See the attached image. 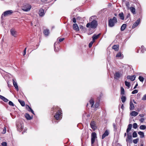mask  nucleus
I'll return each mask as SVG.
<instances>
[{
    "mask_svg": "<svg viewBox=\"0 0 146 146\" xmlns=\"http://www.w3.org/2000/svg\"><path fill=\"white\" fill-rule=\"evenodd\" d=\"M94 17L95 16H92L90 18V20L91 22L87 23L86 25L87 27L90 29H95L97 27L98 25L97 21L95 19L92 20Z\"/></svg>",
    "mask_w": 146,
    "mask_h": 146,
    "instance_id": "obj_1",
    "label": "nucleus"
},
{
    "mask_svg": "<svg viewBox=\"0 0 146 146\" xmlns=\"http://www.w3.org/2000/svg\"><path fill=\"white\" fill-rule=\"evenodd\" d=\"M53 109L56 112L54 117L56 120L61 119L62 118V111L60 108L58 107L54 106L53 108Z\"/></svg>",
    "mask_w": 146,
    "mask_h": 146,
    "instance_id": "obj_2",
    "label": "nucleus"
},
{
    "mask_svg": "<svg viewBox=\"0 0 146 146\" xmlns=\"http://www.w3.org/2000/svg\"><path fill=\"white\" fill-rule=\"evenodd\" d=\"M117 22V18L114 17L112 19L111 18L109 20L108 25L110 27H113Z\"/></svg>",
    "mask_w": 146,
    "mask_h": 146,
    "instance_id": "obj_3",
    "label": "nucleus"
},
{
    "mask_svg": "<svg viewBox=\"0 0 146 146\" xmlns=\"http://www.w3.org/2000/svg\"><path fill=\"white\" fill-rule=\"evenodd\" d=\"M17 129L19 132H21L23 128V122L21 120H19L16 123Z\"/></svg>",
    "mask_w": 146,
    "mask_h": 146,
    "instance_id": "obj_4",
    "label": "nucleus"
},
{
    "mask_svg": "<svg viewBox=\"0 0 146 146\" xmlns=\"http://www.w3.org/2000/svg\"><path fill=\"white\" fill-rule=\"evenodd\" d=\"M31 6L30 5L27 4L22 7V9L24 11L27 12L31 10Z\"/></svg>",
    "mask_w": 146,
    "mask_h": 146,
    "instance_id": "obj_5",
    "label": "nucleus"
},
{
    "mask_svg": "<svg viewBox=\"0 0 146 146\" xmlns=\"http://www.w3.org/2000/svg\"><path fill=\"white\" fill-rule=\"evenodd\" d=\"M97 138V135L96 133L95 132H93L91 134V143L92 146H93V144H94L95 139Z\"/></svg>",
    "mask_w": 146,
    "mask_h": 146,
    "instance_id": "obj_6",
    "label": "nucleus"
},
{
    "mask_svg": "<svg viewBox=\"0 0 146 146\" xmlns=\"http://www.w3.org/2000/svg\"><path fill=\"white\" fill-rule=\"evenodd\" d=\"M13 13V11L9 10L3 12L1 18H2L3 16L6 17L11 15Z\"/></svg>",
    "mask_w": 146,
    "mask_h": 146,
    "instance_id": "obj_7",
    "label": "nucleus"
},
{
    "mask_svg": "<svg viewBox=\"0 0 146 146\" xmlns=\"http://www.w3.org/2000/svg\"><path fill=\"white\" fill-rule=\"evenodd\" d=\"M132 136L131 133H127V136L126 139V141L127 142L131 143L132 142Z\"/></svg>",
    "mask_w": 146,
    "mask_h": 146,
    "instance_id": "obj_8",
    "label": "nucleus"
},
{
    "mask_svg": "<svg viewBox=\"0 0 146 146\" xmlns=\"http://www.w3.org/2000/svg\"><path fill=\"white\" fill-rule=\"evenodd\" d=\"M90 125L91 127L93 129L95 130L96 129L97 127L96 126L95 122L94 121H92L91 122Z\"/></svg>",
    "mask_w": 146,
    "mask_h": 146,
    "instance_id": "obj_9",
    "label": "nucleus"
},
{
    "mask_svg": "<svg viewBox=\"0 0 146 146\" xmlns=\"http://www.w3.org/2000/svg\"><path fill=\"white\" fill-rule=\"evenodd\" d=\"M122 74V73H119V72H116L114 75V78L115 79H118L119 78L121 75Z\"/></svg>",
    "mask_w": 146,
    "mask_h": 146,
    "instance_id": "obj_10",
    "label": "nucleus"
},
{
    "mask_svg": "<svg viewBox=\"0 0 146 146\" xmlns=\"http://www.w3.org/2000/svg\"><path fill=\"white\" fill-rule=\"evenodd\" d=\"M11 35L15 37L17 36V32L14 29H12L11 30Z\"/></svg>",
    "mask_w": 146,
    "mask_h": 146,
    "instance_id": "obj_11",
    "label": "nucleus"
},
{
    "mask_svg": "<svg viewBox=\"0 0 146 146\" xmlns=\"http://www.w3.org/2000/svg\"><path fill=\"white\" fill-rule=\"evenodd\" d=\"M73 28L74 30L76 31H78L79 30V27L76 23L73 24Z\"/></svg>",
    "mask_w": 146,
    "mask_h": 146,
    "instance_id": "obj_12",
    "label": "nucleus"
},
{
    "mask_svg": "<svg viewBox=\"0 0 146 146\" xmlns=\"http://www.w3.org/2000/svg\"><path fill=\"white\" fill-rule=\"evenodd\" d=\"M136 76L135 75H133V76H128L127 78L128 79H130L132 81L134 80L136 78Z\"/></svg>",
    "mask_w": 146,
    "mask_h": 146,
    "instance_id": "obj_13",
    "label": "nucleus"
},
{
    "mask_svg": "<svg viewBox=\"0 0 146 146\" xmlns=\"http://www.w3.org/2000/svg\"><path fill=\"white\" fill-rule=\"evenodd\" d=\"M100 35V34H99L97 35H96L95 34H94L92 37V41H94V42H95V40L97 39H98V38L99 37Z\"/></svg>",
    "mask_w": 146,
    "mask_h": 146,
    "instance_id": "obj_14",
    "label": "nucleus"
},
{
    "mask_svg": "<svg viewBox=\"0 0 146 146\" xmlns=\"http://www.w3.org/2000/svg\"><path fill=\"white\" fill-rule=\"evenodd\" d=\"M39 15L40 16H42L44 14V10L42 9H40L39 11Z\"/></svg>",
    "mask_w": 146,
    "mask_h": 146,
    "instance_id": "obj_15",
    "label": "nucleus"
},
{
    "mask_svg": "<svg viewBox=\"0 0 146 146\" xmlns=\"http://www.w3.org/2000/svg\"><path fill=\"white\" fill-rule=\"evenodd\" d=\"M108 135L109 132L107 130L106 131L102 136V139H104L106 137L108 136Z\"/></svg>",
    "mask_w": 146,
    "mask_h": 146,
    "instance_id": "obj_16",
    "label": "nucleus"
},
{
    "mask_svg": "<svg viewBox=\"0 0 146 146\" xmlns=\"http://www.w3.org/2000/svg\"><path fill=\"white\" fill-rule=\"evenodd\" d=\"M0 99L2 100L5 102H7L9 101V100L7 98L1 95H0Z\"/></svg>",
    "mask_w": 146,
    "mask_h": 146,
    "instance_id": "obj_17",
    "label": "nucleus"
},
{
    "mask_svg": "<svg viewBox=\"0 0 146 146\" xmlns=\"http://www.w3.org/2000/svg\"><path fill=\"white\" fill-rule=\"evenodd\" d=\"M132 127V125L131 124H129L126 130L127 133H129V131L131 130Z\"/></svg>",
    "mask_w": 146,
    "mask_h": 146,
    "instance_id": "obj_18",
    "label": "nucleus"
},
{
    "mask_svg": "<svg viewBox=\"0 0 146 146\" xmlns=\"http://www.w3.org/2000/svg\"><path fill=\"white\" fill-rule=\"evenodd\" d=\"M138 133L140 136V138H142L145 137L144 132L141 131H139L138 132Z\"/></svg>",
    "mask_w": 146,
    "mask_h": 146,
    "instance_id": "obj_19",
    "label": "nucleus"
},
{
    "mask_svg": "<svg viewBox=\"0 0 146 146\" xmlns=\"http://www.w3.org/2000/svg\"><path fill=\"white\" fill-rule=\"evenodd\" d=\"M13 83L14 86L15 88V89L17 91H18L19 88L17 83L13 80Z\"/></svg>",
    "mask_w": 146,
    "mask_h": 146,
    "instance_id": "obj_20",
    "label": "nucleus"
},
{
    "mask_svg": "<svg viewBox=\"0 0 146 146\" xmlns=\"http://www.w3.org/2000/svg\"><path fill=\"white\" fill-rule=\"evenodd\" d=\"M135 108V107L133 104L131 102H130V107L129 109L130 110H133Z\"/></svg>",
    "mask_w": 146,
    "mask_h": 146,
    "instance_id": "obj_21",
    "label": "nucleus"
},
{
    "mask_svg": "<svg viewBox=\"0 0 146 146\" xmlns=\"http://www.w3.org/2000/svg\"><path fill=\"white\" fill-rule=\"evenodd\" d=\"M138 114V113L137 112H136L135 111H132L130 113V114L131 116L134 117H135Z\"/></svg>",
    "mask_w": 146,
    "mask_h": 146,
    "instance_id": "obj_22",
    "label": "nucleus"
},
{
    "mask_svg": "<svg viewBox=\"0 0 146 146\" xmlns=\"http://www.w3.org/2000/svg\"><path fill=\"white\" fill-rule=\"evenodd\" d=\"M116 57H119L120 58H123V55L122 54L121 52H119L117 53L116 56Z\"/></svg>",
    "mask_w": 146,
    "mask_h": 146,
    "instance_id": "obj_23",
    "label": "nucleus"
},
{
    "mask_svg": "<svg viewBox=\"0 0 146 146\" xmlns=\"http://www.w3.org/2000/svg\"><path fill=\"white\" fill-rule=\"evenodd\" d=\"M112 48L115 51H118L119 49V45H114L112 46Z\"/></svg>",
    "mask_w": 146,
    "mask_h": 146,
    "instance_id": "obj_24",
    "label": "nucleus"
},
{
    "mask_svg": "<svg viewBox=\"0 0 146 146\" xmlns=\"http://www.w3.org/2000/svg\"><path fill=\"white\" fill-rule=\"evenodd\" d=\"M127 26V25L126 24H123L122 25L121 27V31H123L125 29Z\"/></svg>",
    "mask_w": 146,
    "mask_h": 146,
    "instance_id": "obj_25",
    "label": "nucleus"
},
{
    "mask_svg": "<svg viewBox=\"0 0 146 146\" xmlns=\"http://www.w3.org/2000/svg\"><path fill=\"white\" fill-rule=\"evenodd\" d=\"M131 11L133 14H135V9L134 7H131L129 9Z\"/></svg>",
    "mask_w": 146,
    "mask_h": 146,
    "instance_id": "obj_26",
    "label": "nucleus"
},
{
    "mask_svg": "<svg viewBox=\"0 0 146 146\" xmlns=\"http://www.w3.org/2000/svg\"><path fill=\"white\" fill-rule=\"evenodd\" d=\"M49 30L48 29H46L44 31V34L46 36H48L49 34Z\"/></svg>",
    "mask_w": 146,
    "mask_h": 146,
    "instance_id": "obj_27",
    "label": "nucleus"
},
{
    "mask_svg": "<svg viewBox=\"0 0 146 146\" xmlns=\"http://www.w3.org/2000/svg\"><path fill=\"white\" fill-rule=\"evenodd\" d=\"M25 117L28 120H31L32 119V118L27 113L25 114Z\"/></svg>",
    "mask_w": 146,
    "mask_h": 146,
    "instance_id": "obj_28",
    "label": "nucleus"
},
{
    "mask_svg": "<svg viewBox=\"0 0 146 146\" xmlns=\"http://www.w3.org/2000/svg\"><path fill=\"white\" fill-rule=\"evenodd\" d=\"M18 101L20 103L21 105L22 106H25V102L24 101L21 100L20 99L18 100Z\"/></svg>",
    "mask_w": 146,
    "mask_h": 146,
    "instance_id": "obj_29",
    "label": "nucleus"
},
{
    "mask_svg": "<svg viewBox=\"0 0 146 146\" xmlns=\"http://www.w3.org/2000/svg\"><path fill=\"white\" fill-rule=\"evenodd\" d=\"M121 99L122 102L124 103L125 101L126 98L125 96L122 95L121 97Z\"/></svg>",
    "mask_w": 146,
    "mask_h": 146,
    "instance_id": "obj_30",
    "label": "nucleus"
},
{
    "mask_svg": "<svg viewBox=\"0 0 146 146\" xmlns=\"http://www.w3.org/2000/svg\"><path fill=\"white\" fill-rule=\"evenodd\" d=\"M118 15L121 20H123L124 19V17L123 13L122 12L119 14Z\"/></svg>",
    "mask_w": 146,
    "mask_h": 146,
    "instance_id": "obj_31",
    "label": "nucleus"
},
{
    "mask_svg": "<svg viewBox=\"0 0 146 146\" xmlns=\"http://www.w3.org/2000/svg\"><path fill=\"white\" fill-rule=\"evenodd\" d=\"M120 94L121 95H123L125 94L124 89L123 87H121V88Z\"/></svg>",
    "mask_w": 146,
    "mask_h": 146,
    "instance_id": "obj_32",
    "label": "nucleus"
},
{
    "mask_svg": "<svg viewBox=\"0 0 146 146\" xmlns=\"http://www.w3.org/2000/svg\"><path fill=\"white\" fill-rule=\"evenodd\" d=\"M139 129L141 130H145L146 129V126L145 125H141L139 127Z\"/></svg>",
    "mask_w": 146,
    "mask_h": 146,
    "instance_id": "obj_33",
    "label": "nucleus"
},
{
    "mask_svg": "<svg viewBox=\"0 0 146 146\" xmlns=\"http://www.w3.org/2000/svg\"><path fill=\"white\" fill-rule=\"evenodd\" d=\"M125 86H127L128 88H129L130 86V83L126 81L125 82Z\"/></svg>",
    "mask_w": 146,
    "mask_h": 146,
    "instance_id": "obj_34",
    "label": "nucleus"
},
{
    "mask_svg": "<svg viewBox=\"0 0 146 146\" xmlns=\"http://www.w3.org/2000/svg\"><path fill=\"white\" fill-rule=\"evenodd\" d=\"M89 102L90 104L91 105V107H93V105L94 104V100L92 99H91L90 100Z\"/></svg>",
    "mask_w": 146,
    "mask_h": 146,
    "instance_id": "obj_35",
    "label": "nucleus"
},
{
    "mask_svg": "<svg viewBox=\"0 0 146 146\" xmlns=\"http://www.w3.org/2000/svg\"><path fill=\"white\" fill-rule=\"evenodd\" d=\"M133 137H137V133L135 131H134L132 134Z\"/></svg>",
    "mask_w": 146,
    "mask_h": 146,
    "instance_id": "obj_36",
    "label": "nucleus"
},
{
    "mask_svg": "<svg viewBox=\"0 0 146 146\" xmlns=\"http://www.w3.org/2000/svg\"><path fill=\"white\" fill-rule=\"evenodd\" d=\"M139 79L140 81L141 82H143L144 80V78L141 76H139Z\"/></svg>",
    "mask_w": 146,
    "mask_h": 146,
    "instance_id": "obj_37",
    "label": "nucleus"
},
{
    "mask_svg": "<svg viewBox=\"0 0 146 146\" xmlns=\"http://www.w3.org/2000/svg\"><path fill=\"white\" fill-rule=\"evenodd\" d=\"M138 126L137 123H134L133 124V128L136 129L137 127Z\"/></svg>",
    "mask_w": 146,
    "mask_h": 146,
    "instance_id": "obj_38",
    "label": "nucleus"
},
{
    "mask_svg": "<svg viewBox=\"0 0 146 146\" xmlns=\"http://www.w3.org/2000/svg\"><path fill=\"white\" fill-rule=\"evenodd\" d=\"M94 42V41H93L92 40L89 43L88 46L90 48H91Z\"/></svg>",
    "mask_w": 146,
    "mask_h": 146,
    "instance_id": "obj_39",
    "label": "nucleus"
},
{
    "mask_svg": "<svg viewBox=\"0 0 146 146\" xmlns=\"http://www.w3.org/2000/svg\"><path fill=\"white\" fill-rule=\"evenodd\" d=\"M125 4H126V6L127 7V9H129V8H130L129 7V5H130V4H129V2H126L125 3Z\"/></svg>",
    "mask_w": 146,
    "mask_h": 146,
    "instance_id": "obj_40",
    "label": "nucleus"
},
{
    "mask_svg": "<svg viewBox=\"0 0 146 146\" xmlns=\"http://www.w3.org/2000/svg\"><path fill=\"white\" fill-rule=\"evenodd\" d=\"M113 125L114 130H116L117 129V127L115 123H113Z\"/></svg>",
    "mask_w": 146,
    "mask_h": 146,
    "instance_id": "obj_41",
    "label": "nucleus"
},
{
    "mask_svg": "<svg viewBox=\"0 0 146 146\" xmlns=\"http://www.w3.org/2000/svg\"><path fill=\"white\" fill-rule=\"evenodd\" d=\"M9 105L12 106H15V105L14 104L13 102L11 101H9Z\"/></svg>",
    "mask_w": 146,
    "mask_h": 146,
    "instance_id": "obj_42",
    "label": "nucleus"
},
{
    "mask_svg": "<svg viewBox=\"0 0 146 146\" xmlns=\"http://www.w3.org/2000/svg\"><path fill=\"white\" fill-rule=\"evenodd\" d=\"M141 52L142 53H143L145 51V49L144 48V47L143 46H141Z\"/></svg>",
    "mask_w": 146,
    "mask_h": 146,
    "instance_id": "obj_43",
    "label": "nucleus"
},
{
    "mask_svg": "<svg viewBox=\"0 0 146 146\" xmlns=\"http://www.w3.org/2000/svg\"><path fill=\"white\" fill-rule=\"evenodd\" d=\"M138 24H136L135 23L132 26V28L133 29L135 28L138 25Z\"/></svg>",
    "mask_w": 146,
    "mask_h": 146,
    "instance_id": "obj_44",
    "label": "nucleus"
},
{
    "mask_svg": "<svg viewBox=\"0 0 146 146\" xmlns=\"http://www.w3.org/2000/svg\"><path fill=\"white\" fill-rule=\"evenodd\" d=\"M140 18H139L137 19V20L135 22V23H136L137 24H138V25L140 22Z\"/></svg>",
    "mask_w": 146,
    "mask_h": 146,
    "instance_id": "obj_45",
    "label": "nucleus"
},
{
    "mask_svg": "<svg viewBox=\"0 0 146 146\" xmlns=\"http://www.w3.org/2000/svg\"><path fill=\"white\" fill-rule=\"evenodd\" d=\"M99 106V104L98 102H96V103L95 105V108H98Z\"/></svg>",
    "mask_w": 146,
    "mask_h": 146,
    "instance_id": "obj_46",
    "label": "nucleus"
},
{
    "mask_svg": "<svg viewBox=\"0 0 146 146\" xmlns=\"http://www.w3.org/2000/svg\"><path fill=\"white\" fill-rule=\"evenodd\" d=\"M138 92V90H135L132 92V94H136Z\"/></svg>",
    "mask_w": 146,
    "mask_h": 146,
    "instance_id": "obj_47",
    "label": "nucleus"
},
{
    "mask_svg": "<svg viewBox=\"0 0 146 146\" xmlns=\"http://www.w3.org/2000/svg\"><path fill=\"white\" fill-rule=\"evenodd\" d=\"M1 144L3 146H7V143L5 142H3Z\"/></svg>",
    "mask_w": 146,
    "mask_h": 146,
    "instance_id": "obj_48",
    "label": "nucleus"
},
{
    "mask_svg": "<svg viewBox=\"0 0 146 146\" xmlns=\"http://www.w3.org/2000/svg\"><path fill=\"white\" fill-rule=\"evenodd\" d=\"M138 140L139 139H134L133 140V143L135 144L137 143L138 142Z\"/></svg>",
    "mask_w": 146,
    "mask_h": 146,
    "instance_id": "obj_49",
    "label": "nucleus"
},
{
    "mask_svg": "<svg viewBox=\"0 0 146 146\" xmlns=\"http://www.w3.org/2000/svg\"><path fill=\"white\" fill-rule=\"evenodd\" d=\"M142 100L144 101L146 100V94L143 96L142 98Z\"/></svg>",
    "mask_w": 146,
    "mask_h": 146,
    "instance_id": "obj_50",
    "label": "nucleus"
},
{
    "mask_svg": "<svg viewBox=\"0 0 146 146\" xmlns=\"http://www.w3.org/2000/svg\"><path fill=\"white\" fill-rule=\"evenodd\" d=\"M145 120V119L144 118H141L140 119H139V121L141 123H142L143 122V121Z\"/></svg>",
    "mask_w": 146,
    "mask_h": 146,
    "instance_id": "obj_51",
    "label": "nucleus"
},
{
    "mask_svg": "<svg viewBox=\"0 0 146 146\" xmlns=\"http://www.w3.org/2000/svg\"><path fill=\"white\" fill-rule=\"evenodd\" d=\"M6 127H4V128H3V131L2 132L3 133V134L5 133L6 132Z\"/></svg>",
    "mask_w": 146,
    "mask_h": 146,
    "instance_id": "obj_52",
    "label": "nucleus"
},
{
    "mask_svg": "<svg viewBox=\"0 0 146 146\" xmlns=\"http://www.w3.org/2000/svg\"><path fill=\"white\" fill-rule=\"evenodd\" d=\"M56 43H55L54 44V51L56 52L58 51V50H57V49H56Z\"/></svg>",
    "mask_w": 146,
    "mask_h": 146,
    "instance_id": "obj_53",
    "label": "nucleus"
},
{
    "mask_svg": "<svg viewBox=\"0 0 146 146\" xmlns=\"http://www.w3.org/2000/svg\"><path fill=\"white\" fill-rule=\"evenodd\" d=\"M64 38H59L58 39V40L59 42H62V41H63L64 40Z\"/></svg>",
    "mask_w": 146,
    "mask_h": 146,
    "instance_id": "obj_54",
    "label": "nucleus"
},
{
    "mask_svg": "<svg viewBox=\"0 0 146 146\" xmlns=\"http://www.w3.org/2000/svg\"><path fill=\"white\" fill-rule=\"evenodd\" d=\"M79 28L80 29L82 30L84 29V27L82 25H80L79 26Z\"/></svg>",
    "mask_w": 146,
    "mask_h": 146,
    "instance_id": "obj_55",
    "label": "nucleus"
},
{
    "mask_svg": "<svg viewBox=\"0 0 146 146\" xmlns=\"http://www.w3.org/2000/svg\"><path fill=\"white\" fill-rule=\"evenodd\" d=\"M72 21L74 23H75L76 22V19L74 17L72 19Z\"/></svg>",
    "mask_w": 146,
    "mask_h": 146,
    "instance_id": "obj_56",
    "label": "nucleus"
},
{
    "mask_svg": "<svg viewBox=\"0 0 146 146\" xmlns=\"http://www.w3.org/2000/svg\"><path fill=\"white\" fill-rule=\"evenodd\" d=\"M139 116H140L141 117H143L145 116V114H140L139 115Z\"/></svg>",
    "mask_w": 146,
    "mask_h": 146,
    "instance_id": "obj_57",
    "label": "nucleus"
},
{
    "mask_svg": "<svg viewBox=\"0 0 146 146\" xmlns=\"http://www.w3.org/2000/svg\"><path fill=\"white\" fill-rule=\"evenodd\" d=\"M26 109L27 110H28L29 109V108H30V107L29 105H26Z\"/></svg>",
    "mask_w": 146,
    "mask_h": 146,
    "instance_id": "obj_58",
    "label": "nucleus"
},
{
    "mask_svg": "<svg viewBox=\"0 0 146 146\" xmlns=\"http://www.w3.org/2000/svg\"><path fill=\"white\" fill-rule=\"evenodd\" d=\"M130 16V13H128L127 15L126 16V19H127Z\"/></svg>",
    "mask_w": 146,
    "mask_h": 146,
    "instance_id": "obj_59",
    "label": "nucleus"
},
{
    "mask_svg": "<svg viewBox=\"0 0 146 146\" xmlns=\"http://www.w3.org/2000/svg\"><path fill=\"white\" fill-rule=\"evenodd\" d=\"M138 86V84H137V82L136 83V84L135 86H134V88L133 89H135L136 88H137V87Z\"/></svg>",
    "mask_w": 146,
    "mask_h": 146,
    "instance_id": "obj_60",
    "label": "nucleus"
},
{
    "mask_svg": "<svg viewBox=\"0 0 146 146\" xmlns=\"http://www.w3.org/2000/svg\"><path fill=\"white\" fill-rule=\"evenodd\" d=\"M32 109H31V108L30 107V108L28 110V111H31L32 110Z\"/></svg>",
    "mask_w": 146,
    "mask_h": 146,
    "instance_id": "obj_61",
    "label": "nucleus"
},
{
    "mask_svg": "<svg viewBox=\"0 0 146 146\" xmlns=\"http://www.w3.org/2000/svg\"><path fill=\"white\" fill-rule=\"evenodd\" d=\"M31 113H32L33 114H35L34 111H33V110H32L31 111Z\"/></svg>",
    "mask_w": 146,
    "mask_h": 146,
    "instance_id": "obj_62",
    "label": "nucleus"
},
{
    "mask_svg": "<svg viewBox=\"0 0 146 146\" xmlns=\"http://www.w3.org/2000/svg\"><path fill=\"white\" fill-rule=\"evenodd\" d=\"M26 53V52H25V51H24L23 53V56H25V55Z\"/></svg>",
    "mask_w": 146,
    "mask_h": 146,
    "instance_id": "obj_63",
    "label": "nucleus"
},
{
    "mask_svg": "<svg viewBox=\"0 0 146 146\" xmlns=\"http://www.w3.org/2000/svg\"><path fill=\"white\" fill-rule=\"evenodd\" d=\"M140 94H139V93L137 95V97H139L140 96Z\"/></svg>",
    "mask_w": 146,
    "mask_h": 146,
    "instance_id": "obj_64",
    "label": "nucleus"
}]
</instances>
